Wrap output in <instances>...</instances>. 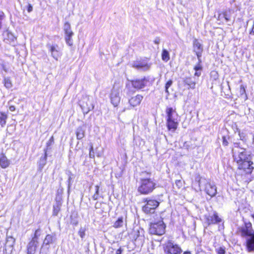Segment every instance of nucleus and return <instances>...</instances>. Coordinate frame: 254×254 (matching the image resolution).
Returning a JSON list of instances; mask_svg holds the SVG:
<instances>
[{
  "mask_svg": "<svg viewBox=\"0 0 254 254\" xmlns=\"http://www.w3.org/2000/svg\"><path fill=\"white\" fill-rule=\"evenodd\" d=\"M234 161L244 182L247 183L252 181V172L254 169V154L245 148H240L233 152Z\"/></svg>",
  "mask_w": 254,
  "mask_h": 254,
  "instance_id": "f257e3e1",
  "label": "nucleus"
},
{
  "mask_svg": "<svg viewBox=\"0 0 254 254\" xmlns=\"http://www.w3.org/2000/svg\"><path fill=\"white\" fill-rule=\"evenodd\" d=\"M141 178L137 188V191L141 194H150L156 188V183L154 179L150 178L151 172L142 171L140 174Z\"/></svg>",
  "mask_w": 254,
  "mask_h": 254,
  "instance_id": "f03ea898",
  "label": "nucleus"
},
{
  "mask_svg": "<svg viewBox=\"0 0 254 254\" xmlns=\"http://www.w3.org/2000/svg\"><path fill=\"white\" fill-rule=\"evenodd\" d=\"M238 232L241 237L246 239L249 252H254V230L252 224L249 221L245 222L244 225L238 228Z\"/></svg>",
  "mask_w": 254,
  "mask_h": 254,
  "instance_id": "7ed1b4c3",
  "label": "nucleus"
},
{
  "mask_svg": "<svg viewBox=\"0 0 254 254\" xmlns=\"http://www.w3.org/2000/svg\"><path fill=\"white\" fill-rule=\"evenodd\" d=\"M166 113L167 114L166 124L167 128L169 130L174 132L178 126V115L175 110L172 107L167 108Z\"/></svg>",
  "mask_w": 254,
  "mask_h": 254,
  "instance_id": "20e7f679",
  "label": "nucleus"
},
{
  "mask_svg": "<svg viewBox=\"0 0 254 254\" xmlns=\"http://www.w3.org/2000/svg\"><path fill=\"white\" fill-rule=\"evenodd\" d=\"M143 202L145 204L142 206V211L146 214H153L161 202L153 197H147L143 199Z\"/></svg>",
  "mask_w": 254,
  "mask_h": 254,
  "instance_id": "39448f33",
  "label": "nucleus"
},
{
  "mask_svg": "<svg viewBox=\"0 0 254 254\" xmlns=\"http://www.w3.org/2000/svg\"><path fill=\"white\" fill-rule=\"evenodd\" d=\"M166 225L163 220L151 223L149 233L151 235L161 236L165 232Z\"/></svg>",
  "mask_w": 254,
  "mask_h": 254,
  "instance_id": "423d86ee",
  "label": "nucleus"
},
{
  "mask_svg": "<svg viewBox=\"0 0 254 254\" xmlns=\"http://www.w3.org/2000/svg\"><path fill=\"white\" fill-rule=\"evenodd\" d=\"M145 231L142 228L133 229L130 234V238L134 241V244L138 247L143 245L145 241Z\"/></svg>",
  "mask_w": 254,
  "mask_h": 254,
  "instance_id": "0eeeda50",
  "label": "nucleus"
},
{
  "mask_svg": "<svg viewBox=\"0 0 254 254\" xmlns=\"http://www.w3.org/2000/svg\"><path fill=\"white\" fill-rule=\"evenodd\" d=\"M121 89L119 86L114 85L110 95L111 103L114 107H117L121 100L120 92Z\"/></svg>",
  "mask_w": 254,
  "mask_h": 254,
  "instance_id": "6e6552de",
  "label": "nucleus"
},
{
  "mask_svg": "<svg viewBox=\"0 0 254 254\" xmlns=\"http://www.w3.org/2000/svg\"><path fill=\"white\" fill-rule=\"evenodd\" d=\"M163 248L165 252L167 254H181L183 252L181 247L172 241H168L164 245Z\"/></svg>",
  "mask_w": 254,
  "mask_h": 254,
  "instance_id": "1a4fd4ad",
  "label": "nucleus"
},
{
  "mask_svg": "<svg viewBox=\"0 0 254 254\" xmlns=\"http://www.w3.org/2000/svg\"><path fill=\"white\" fill-rule=\"evenodd\" d=\"M129 81L134 88L136 90H141L147 86L150 81V77L144 76L141 78H135Z\"/></svg>",
  "mask_w": 254,
  "mask_h": 254,
  "instance_id": "9d476101",
  "label": "nucleus"
},
{
  "mask_svg": "<svg viewBox=\"0 0 254 254\" xmlns=\"http://www.w3.org/2000/svg\"><path fill=\"white\" fill-rule=\"evenodd\" d=\"M151 65L152 63L146 58L136 61L132 64L133 67L143 71L149 70Z\"/></svg>",
  "mask_w": 254,
  "mask_h": 254,
  "instance_id": "9b49d317",
  "label": "nucleus"
},
{
  "mask_svg": "<svg viewBox=\"0 0 254 254\" xmlns=\"http://www.w3.org/2000/svg\"><path fill=\"white\" fill-rule=\"evenodd\" d=\"M64 32V39L66 44L69 46L73 45L72 36L74 35L73 32L71 30V26L68 22H66L63 27Z\"/></svg>",
  "mask_w": 254,
  "mask_h": 254,
  "instance_id": "f8f14e48",
  "label": "nucleus"
},
{
  "mask_svg": "<svg viewBox=\"0 0 254 254\" xmlns=\"http://www.w3.org/2000/svg\"><path fill=\"white\" fill-rule=\"evenodd\" d=\"M79 106L81 107L83 114H87L88 112L94 109V106L90 101L88 96L83 97L79 101Z\"/></svg>",
  "mask_w": 254,
  "mask_h": 254,
  "instance_id": "ddd939ff",
  "label": "nucleus"
},
{
  "mask_svg": "<svg viewBox=\"0 0 254 254\" xmlns=\"http://www.w3.org/2000/svg\"><path fill=\"white\" fill-rule=\"evenodd\" d=\"M46 47L48 49L51 56L56 61H58L62 55L60 47L56 44H51L48 43Z\"/></svg>",
  "mask_w": 254,
  "mask_h": 254,
  "instance_id": "4468645a",
  "label": "nucleus"
},
{
  "mask_svg": "<svg viewBox=\"0 0 254 254\" xmlns=\"http://www.w3.org/2000/svg\"><path fill=\"white\" fill-rule=\"evenodd\" d=\"M205 218L206 223L208 226L219 224L222 221V219L219 217L218 213L216 211L209 213L208 215H205Z\"/></svg>",
  "mask_w": 254,
  "mask_h": 254,
  "instance_id": "2eb2a0df",
  "label": "nucleus"
},
{
  "mask_svg": "<svg viewBox=\"0 0 254 254\" xmlns=\"http://www.w3.org/2000/svg\"><path fill=\"white\" fill-rule=\"evenodd\" d=\"M2 36L4 42L13 45L15 44L16 37L8 29L3 31Z\"/></svg>",
  "mask_w": 254,
  "mask_h": 254,
  "instance_id": "dca6fc26",
  "label": "nucleus"
},
{
  "mask_svg": "<svg viewBox=\"0 0 254 254\" xmlns=\"http://www.w3.org/2000/svg\"><path fill=\"white\" fill-rule=\"evenodd\" d=\"M57 241L56 235L55 233L48 234L46 235L42 247V249H49L50 245L55 244Z\"/></svg>",
  "mask_w": 254,
  "mask_h": 254,
  "instance_id": "f3484780",
  "label": "nucleus"
},
{
  "mask_svg": "<svg viewBox=\"0 0 254 254\" xmlns=\"http://www.w3.org/2000/svg\"><path fill=\"white\" fill-rule=\"evenodd\" d=\"M205 191L211 197H212L217 193L216 187L213 183L208 182L205 185Z\"/></svg>",
  "mask_w": 254,
  "mask_h": 254,
  "instance_id": "a211bd4d",
  "label": "nucleus"
},
{
  "mask_svg": "<svg viewBox=\"0 0 254 254\" xmlns=\"http://www.w3.org/2000/svg\"><path fill=\"white\" fill-rule=\"evenodd\" d=\"M197 58L198 60V63L195 65L193 68L195 70L194 76L199 77L201 74V71L202 70V66L201 65L202 60L201 57L202 54H196Z\"/></svg>",
  "mask_w": 254,
  "mask_h": 254,
  "instance_id": "6ab92c4d",
  "label": "nucleus"
},
{
  "mask_svg": "<svg viewBox=\"0 0 254 254\" xmlns=\"http://www.w3.org/2000/svg\"><path fill=\"white\" fill-rule=\"evenodd\" d=\"M193 51L195 54H202L203 51L202 45L196 39L193 41Z\"/></svg>",
  "mask_w": 254,
  "mask_h": 254,
  "instance_id": "aec40b11",
  "label": "nucleus"
},
{
  "mask_svg": "<svg viewBox=\"0 0 254 254\" xmlns=\"http://www.w3.org/2000/svg\"><path fill=\"white\" fill-rule=\"evenodd\" d=\"M196 78L192 77H186L184 78L183 82L189 86V88L193 89L195 88Z\"/></svg>",
  "mask_w": 254,
  "mask_h": 254,
  "instance_id": "412c9836",
  "label": "nucleus"
},
{
  "mask_svg": "<svg viewBox=\"0 0 254 254\" xmlns=\"http://www.w3.org/2000/svg\"><path fill=\"white\" fill-rule=\"evenodd\" d=\"M143 98L142 95L137 94L136 96L131 97L128 100V102L132 107H136L140 104Z\"/></svg>",
  "mask_w": 254,
  "mask_h": 254,
  "instance_id": "4be33fe9",
  "label": "nucleus"
},
{
  "mask_svg": "<svg viewBox=\"0 0 254 254\" xmlns=\"http://www.w3.org/2000/svg\"><path fill=\"white\" fill-rule=\"evenodd\" d=\"M38 242L31 240L27 246V254H34L37 248Z\"/></svg>",
  "mask_w": 254,
  "mask_h": 254,
  "instance_id": "5701e85b",
  "label": "nucleus"
},
{
  "mask_svg": "<svg viewBox=\"0 0 254 254\" xmlns=\"http://www.w3.org/2000/svg\"><path fill=\"white\" fill-rule=\"evenodd\" d=\"M44 155L41 156L40 159V161L38 163V167L39 170H41L43 169L45 165L47 163V149H44Z\"/></svg>",
  "mask_w": 254,
  "mask_h": 254,
  "instance_id": "b1692460",
  "label": "nucleus"
},
{
  "mask_svg": "<svg viewBox=\"0 0 254 254\" xmlns=\"http://www.w3.org/2000/svg\"><path fill=\"white\" fill-rule=\"evenodd\" d=\"M9 164V161L6 157L4 154H1L0 157V165L1 167L3 169L6 168Z\"/></svg>",
  "mask_w": 254,
  "mask_h": 254,
  "instance_id": "393cba45",
  "label": "nucleus"
},
{
  "mask_svg": "<svg viewBox=\"0 0 254 254\" xmlns=\"http://www.w3.org/2000/svg\"><path fill=\"white\" fill-rule=\"evenodd\" d=\"M66 174L68 176V179L66 182L67 184V192L69 194L70 192L71 186L74 179V175L73 174H72V173L70 171H68L66 173Z\"/></svg>",
  "mask_w": 254,
  "mask_h": 254,
  "instance_id": "a878e982",
  "label": "nucleus"
},
{
  "mask_svg": "<svg viewBox=\"0 0 254 254\" xmlns=\"http://www.w3.org/2000/svg\"><path fill=\"white\" fill-rule=\"evenodd\" d=\"M237 130L238 132L240 139L243 142L246 143L248 140V134L245 130H241L239 128H237Z\"/></svg>",
  "mask_w": 254,
  "mask_h": 254,
  "instance_id": "bb28decb",
  "label": "nucleus"
},
{
  "mask_svg": "<svg viewBox=\"0 0 254 254\" xmlns=\"http://www.w3.org/2000/svg\"><path fill=\"white\" fill-rule=\"evenodd\" d=\"M76 138L77 139H81L85 136V129L82 127H79L76 131Z\"/></svg>",
  "mask_w": 254,
  "mask_h": 254,
  "instance_id": "cd10ccee",
  "label": "nucleus"
},
{
  "mask_svg": "<svg viewBox=\"0 0 254 254\" xmlns=\"http://www.w3.org/2000/svg\"><path fill=\"white\" fill-rule=\"evenodd\" d=\"M7 119V114L4 112L0 111V125L2 127H3L5 125Z\"/></svg>",
  "mask_w": 254,
  "mask_h": 254,
  "instance_id": "c85d7f7f",
  "label": "nucleus"
},
{
  "mask_svg": "<svg viewBox=\"0 0 254 254\" xmlns=\"http://www.w3.org/2000/svg\"><path fill=\"white\" fill-rule=\"evenodd\" d=\"M124 224L123 217H119L113 224V227L115 228L122 227Z\"/></svg>",
  "mask_w": 254,
  "mask_h": 254,
  "instance_id": "c756f323",
  "label": "nucleus"
},
{
  "mask_svg": "<svg viewBox=\"0 0 254 254\" xmlns=\"http://www.w3.org/2000/svg\"><path fill=\"white\" fill-rule=\"evenodd\" d=\"M61 204L59 202H56L53 205V215L57 216L61 210Z\"/></svg>",
  "mask_w": 254,
  "mask_h": 254,
  "instance_id": "7c9ffc66",
  "label": "nucleus"
},
{
  "mask_svg": "<svg viewBox=\"0 0 254 254\" xmlns=\"http://www.w3.org/2000/svg\"><path fill=\"white\" fill-rule=\"evenodd\" d=\"M15 243V239L12 236H7L5 246L7 247L12 248Z\"/></svg>",
  "mask_w": 254,
  "mask_h": 254,
  "instance_id": "2f4dec72",
  "label": "nucleus"
},
{
  "mask_svg": "<svg viewBox=\"0 0 254 254\" xmlns=\"http://www.w3.org/2000/svg\"><path fill=\"white\" fill-rule=\"evenodd\" d=\"M161 57L163 61L168 62L170 60L169 52L166 49H163Z\"/></svg>",
  "mask_w": 254,
  "mask_h": 254,
  "instance_id": "473e14b6",
  "label": "nucleus"
},
{
  "mask_svg": "<svg viewBox=\"0 0 254 254\" xmlns=\"http://www.w3.org/2000/svg\"><path fill=\"white\" fill-rule=\"evenodd\" d=\"M3 82L4 86L7 89H9L12 87V83L9 77H4Z\"/></svg>",
  "mask_w": 254,
  "mask_h": 254,
  "instance_id": "72a5a7b5",
  "label": "nucleus"
},
{
  "mask_svg": "<svg viewBox=\"0 0 254 254\" xmlns=\"http://www.w3.org/2000/svg\"><path fill=\"white\" fill-rule=\"evenodd\" d=\"M229 11H230V10H229ZM229 12H228L227 11H225L222 13L223 17H224V19L226 22H228L231 20V14Z\"/></svg>",
  "mask_w": 254,
  "mask_h": 254,
  "instance_id": "f704fd0d",
  "label": "nucleus"
},
{
  "mask_svg": "<svg viewBox=\"0 0 254 254\" xmlns=\"http://www.w3.org/2000/svg\"><path fill=\"white\" fill-rule=\"evenodd\" d=\"M41 233V230L40 228L37 229L35 232L34 237H33L32 240L37 242L38 237L40 236Z\"/></svg>",
  "mask_w": 254,
  "mask_h": 254,
  "instance_id": "c9c22d12",
  "label": "nucleus"
},
{
  "mask_svg": "<svg viewBox=\"0 0 254 254\" xmlns=\"http://www.w3.org/2000/svg\"><path fill=\"white\" fill-rule=\"evenodd\" d=\"M99 186L98 185H96L95 186V192L94 195L92 196V198L96 200H97L99 198Z\"/></svg>",
  "mask_w": 254,
  "mask_h": 254,
  "instance_id": "e433bc0d",
  "label": "nucleus"
},
{
  "mask_svg": "<svg viewBox=\"0 0 254 254\" xmlns=\"http://www.w3.org/2000/svg\"><path fill=\"white\" fill-rule=\"evenodd\" d=\"M85 228L81 227L78 232V235L82 239H83L85 238Z\"/></svg>",
  "mask_w": 254,
  "mask_h": 254,
  "instance_id": "4c0bfd02",
  "label": "nucleus"
},
{
  "mask_svg": "<svg viewBox=\"0 0 254 254\" xmlns=\"http://www.w3.org/2000/svg\"><path fill=\"white\" fill-rule=\"evenodd\" d=\"M229 136H222V145L224 146H227L229 144L228 139H229Z\"/></svg>",
  "mask_w": 254,
  "mask_h": 254,
  "instance_id": "58836bf2",
  "label": "nucleus"
},
{
  "mask_svg": "<svg viewBox=\"0 0 254 254\" xmlns=\"http://www.w3.org/2000/svg\"><path fill=\"white\" fill-rule=\"evenodd\" d=\"M54 137L53 136H52L50 139L48 141V142L46 143L47 148L45 149H50V146L54 143Z\"/></svg>",
  "mask_w": 254,
  "mask_h": 254,
  "instance_id": "ea45409f",
  "label": "nucleus"
},
{
  "mask_svg": "<svg viewBox=\"0 0 254 254\" xmlns=\"http://www.w3.org/2000/svg\"><path fill=\"white\" fill-rule=\"evenodd\" d=\"M4 17V13L2 11H0V29H1L2 20H3Z\"/></svg>",
  "mask_w": 254,
  "mask_h": 254,
  "instance_id": "a19ab883",
  "label": "nucleus"
},
{
  "mask_svg": "<svg viewBox=\"0 0 254 254\" xmlns=\"http://www.w3.org/2000/svg\"><path fill=\"white\" fill-rule=\"evenodd\" d=\"M89 157L91 158H94L95 157V154H94V152L93 150V147L92 145H91L90 147Z\"/></svg>",
  "mask_w": 254,
  "mask_h": 254,
  "instance_id": "79ce46f5",
  "label": "nucleus"
},
{
  "mask_svg": "<svg viewBox=\"0 0 254 254\" xmlns=\"http://www.w3.org/2000/svg\"><path fill=\"white\" fill-rule=\"evenodd\" d=\"M217 250V254H225V249L224 247H219Z\"/></svg>",
  "mask_w": 254,
  "mask_h": 254,
  "instance_id": "37998d69",
  "label": "nucleus"
},
{
  "mask_svg": "<svg viewBox=\"0 0 254 254\" xmlns=\"http://www.w3.org/2000/svg\"><path fill=\"white\" fill-rule=\"evenodd\" d=\"M173 84L172 80H168L165 84V88H169Z\"/></svg>",
  "mask_w": 254,
  "mask_h": 254,
  "instance_id": "c03bdc74",
  "label": "nucleus"
},
{
  "mask_svg": "<svg viewBox=\"0 0 254 254\" xmlns=\"http://www.w3.org/2000/svg\"><path fill=\"white\" fill-rule=\"evenodd\" d=\"M240 94L241 95H243L244 94H246V90L243 85H241L240 86Z\"/></svg>",
  "mask_w": 254,
  "mask_h": 254,
  "instance_id": "a18cd8bd",
  "label": "nucleus"
},
{
  "mask_svg": "<svg viewBox=\"0 0 254 254\" xmlns=\"http://www.w3.org/2000/svg\"><path fill=\"white\" fill-rule=\"evenodd\" d=\"M33 10V6L31 4H28L27 6V10L28 12H30Z\"/></svg>",
  "mask_w": 254,
  "mask_h": 254,
  "instance_id": "49530a36",
  "label": "nucleus"
},
{
  "mask_svg": "<svg viewBox=\"0 0 254 254\" xmlns=\"http://www.w3.org/2000/svg\"><path fill=\"white\" fill-rule=\"evenodd\" d=\"M176 185L178 187V188L181 187L182 186V181L181 180H176Z\"/></svg>",
  "mask_w": 254,
  "mask_h": 254,
  "instance_id": "de8ad7c7",
  "label": "nucleus"
},
{
  "mask_svg": "<svg viewBox=\"0 0 254 254\" xmlns=\"http://www.w3.org/2000/svg\"><path fill=\"white\" fill-rule=\"evenodd\" d=\"M160 42V38L158 37H156L155 40H154V43L155 44L158 45V44H159Z\"/></svg>",
  "mask_w": 254,
  "mask_h": 254,
  "instance_id": "09e8293b",
  "label": "nucleus"
},
{
  "mask_svg": "<svg viewBox=\"0 0 254 254\" xmlns=\"http://www.w3.org/2000/svg\"><path fill=\"white\" fill-rule=\"evenodd\" d=\"M224 17H223L222 13H219L218 17L217 18V20L220 21L223 19Z\"/></svg>",
  "mask_w": 254,
  "mask_h": 254,
  "instance_id": "8fccbe9b",
  "label": "nucleus"
},
{
  "mask_svg": "<svg viewBox=\"0 0 254 254\" xmlns=\"http://www.w3.org/2000/svg\"><path fill=\"white\" fill-rule=\"evenodd\" d=\"M9 109L11 112H13L15 110V107L13 105H11L9 106Z\"/></svg>",
  "mask_w": 254,
  "mask_h": 254,
  "instance_id": "3c124183",
  "label": "nucleus"
},
{
  "mask_svg": "<svg viewBox=\"0 0 254 254\" xmlns=\"http://www.w3.org/2000/svg\"><path fill=\"white\" fill-rule=\"evenodd\" d=\"M101 203H99L98 202H97L95 204V207L96 209H98L100 208V206L101 205Z\"/></svg>",
  "mask_w": 254,
  "mask_h": 254,
  "instance_id": "603ef678",
  "label": "nucleus"
},
{
  "mask_svg": "<svg viewBox=\"0 0 254 254\" xmlns=\"http://www.w3.org/2000/svg\"><path fill=\"white\" fill-rule=\"evenodd\" d=\"M250 34H253L254 35V24H253V28L251 30V31H250Z\"/></svg>",
  "mask_w": 254,
  "mask_h": 254,
  "instance_id": "864d4df0",
  "label": "nucleus"
},
{
  "mask_svg": "<svg viewBox=\"0 0 254 254\" xmlns=\"http://www.w3.org/2000/svg\"><path fill=\"white\" fill-rule=\"evenodd\" d=\"M234 146L235 147H237L238 148V149L241 148L240 147V143H237V142H236V143H234Z\"/></svg>",
  "mask_w": 254,
  "mask_h": 254,
  "instance_id": "5fc2aeb1",
  "label": "nucleus"
},
{
  "mask_svg": "<svg viewBox=\"0 0 254 254\" xmlns=\"http://www.w3.org/2000/svg\"><path fill=\"white\" fill-rule=\"evenodd\" d=\"M71 224L74 226H76L78 224V222L77 221L74 220L71 222Z\"/></svg>",
  "mask_w": 254,
  "mask_h": 254,
  "instance_id": "6e6d98bb",
  "label": "nucleus"
},
{
  "mask_svg": "<svg viewBox=\"0 0 254 254\" xmlns=\"http://www.w3.org/2000/svg\"><path fill=\"white\" fill-rule=\"evenodd\" d=\"M168 89L169 88H165V92L167 93V96H168L169 95V92Z\"/></svg>",
  "mask_w": 254,
  "mask_h": 254,
  "instance_id": "4d7b16f0",
  "label": "nucleus"
},
{
  "mask_svg": "<svg viewBox=\"0 0 254 254\" xmlns=\"http://www.w3.org/2000/svg\"><path fill=\"white\" fill-rule=\"evenodd\" d=\"M213 73L215 75H217V73L216 72H215V71H212V72H211V75H213Z\"/></svg>",
  "mask_w": 254,
  "mask_h": 254,
  "instance_id": "13d9d810",
  "label": "nucleus"
},
{
  "mask_svg": "<svg viewBox=\"0 0 254 254\" xmlns=\"http://www.w3.org/2000/svg\"><path fill=\"white\" fill-rule=\"evenodd\" d=\"M183 254H190V252H185Z\"/></svg>",
  "mask_w": 254,
  "mask_h": 254,
  "instance_id": "bf43d9fd",
  "label": "nucleus"
},
{
  "mask_svg": "<svg viewBox=\"0 0 254 254\" xmlns=\"http://www.w3.org/2000/svg\"><path fill=\"white\" fill-rule=\"evenodd\" d=\"M119 250H118V251H117V252H116V254H121V252H120L119 253Z\"/></svg>",
  "mask_w": 254,
  "mask_h": 254,
  "instance_id": "052dcab7",
  "label": "nucleus"
},
{
  "mask_svg": "<svg viewBox=\"0 0 254 254\" xmlns=\"http://www.w3.org/2000/svg\"><path fill=\"white\" fill-rule=\"evenodd\" d=\"M253 144L254 145V135H253Z\"/></svg>",
  "mask_w": 254,
  "mask_h": 254,
  "instance_id": "680f3d73",
  "label": "nucleus"
},
{
  "mask_svg": "<svg viewBox=\"0 0 254 254\" xmlns=\"http://www.w3.org/2000/svg\"><path fill=\"white\" fill-rule=\"evenodd\" d=\"M128 86H129V83H126V87H128Z\"/></svg>",
  "mask_w": 254,
  "mask_h": 254,
  "instance_id": "e2e57ef3",
  "label": "nucleus"
},
{
  "mask_svg": "<svg viewBox=\"0 0 254 254\" xmlns=\"http://www.w3.org/2000/svg\"><path fill=\"white\" fill-rule=\"evenodd\" d=\"M3 70H4L5 71H6V72L7 71V70H6V68H5L4 67H3Z\"/></svg>",
  "mask_w": 254,
  "mask_h": 254,
  "instance_id": "0e129e2a",
  "label": "nucleus"
},
{
  "mask_svg": "<svg viewBox=\"0 0 254 254\" xmlns=\"http://www.w3.org/2000/svg\"><path fill=\"white\" fill-rule=\"evenodd\" d=\"M97 156L98 157H100V155H99V154L97 155Z\"/></svg>",
  "mask_w": 254,
  "mask_h": 254,
  "instance_id": "69168bd1",
  "label": "nucleus"
}]
</instances>
